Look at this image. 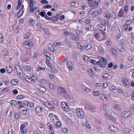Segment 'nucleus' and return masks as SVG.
<instances>
[{"label":"nucleus","instance_id":"aec40b11","mask_svg":"<svg viewBox=\"0 0 134 134\" xmlns=\"http://www.w3.org/2000/svg\"><path fill=\"white\" fill-rule=\"evenodd\" d=\"M82 88L84 90L87 92L89 93L91 91V88L86 87L84 85L82 86Z\"/></svg>","mask_w":134,"mask_h":134},{"label":"nucleus","instance_id":"b1692460","mask_svg":"<svg viewBox=\"0 0 134 134\" xmlns=\"http://www.w3.org/2000/svg\"><path fill=\"white\" fill-rule=\"evenodd\" d=\"M100 98L103 100L104 101H107L108 98L105 94H102L100 96Z\"/></svg>","mask_w":134,"mask_h":134},{"label":"nucleus","instance_id":"79ce46f5","mask_svg":"<svg viewBox=\"0 0 134 134\" xmlns=\"http://www.w3.org/2000/svg\"><path fill=\"white\" fill-rule=\"evenodd\" d=\"M35 2L33 1L32 0H29V6L30 8H32L33 6L34 3Z\"/></svg>","mask_w":134,"mask_h":134},{"label":"nucleus","instance_id":"09e8293b","mask_svg":"<svg viewBox=\"0 0 134 134\" xmlns=\"http://www.w3.org/2000/svg\"><path fill=\"white\" fill-rule=\"evenodd\" d=\"M44 55L47 58H49L50 56V54L47 51H44Z\"/></svg>","mask_w":134,"mask_h":134},{"label":"nucleus","instance_id":"f8f14e48","mask_svg":"<svg viewBox=\"0 0 134 134\" xmlns=\"http://www.w3.org/2000/svg\"><path fill=\"white\" fill-rule=\"evenodd\" d=\"M97 27L100 31H104L106 30L105 27L103 25H97Z\"/></svg>","mask_w":134,"mask_h":134},{"label":"nucleus","instance_id":"c756f323","mask_svg":"<svg viewBox=\"0 0 134 134\" xmlns=\"http://www.w3.org/2000/svg\"><path fill=\"white\" fill-rule=\"evenodd\" d=\"M18 83V81L16 79H13L11 81V84L12 85H16Z\"/></svg>","mask_w":134,"mask_h":134},{"label":"nucleus","instance_id":"a18cd8bd","mask_svg":"<svg viewBox=\"0 0 134 134\" xmlns=\"http://www.w3.org/2000/svg\"><path fill=\"white\" fill-rule=\"evenodd\" d=\"M53 45L56 46H59L61 45V43L59 42H53Z\"/></svg>","mask_w":134,"mask_h":134},{"label":"nucleus","instance_id":"6ab92c4d","mask_svg":"<svg viewBox=\"0 0 134 134\" xmlns=\"http://www.w3.org/2000/svg\"><path fill=\"white\" fill-rule=\"evenodd\" d=\"M25 79L26 81L28 82H30L32 83H34L32 78L31 77L29 76L26 75L25 76Z\"/></svg>","mask_w":134,"mask_h":134},{"label":"nucleus","instance_id":"8fccbe9b","mask_svg":"<svg viewBox=\"0 0 134 134\" xmlns=\"http://www.w3.org/2000/svg\"><path fill=\"white\" fill-rule=\"evenodd\" d=\"M92 68L93 71L94 73L97 72H99V70L96 68L93 67Z\"/></svg>","mask_w":134,"mask_h":134},{"label":"nucleus","instance_id":"864d4df0","mask_svg":"<svg viewBox=\"0 0 134 134\" xmlns=\"http://www.w3.org/2000/svg\"><path fill=\"white\" fill-rule=\"evenodd\" d=\"M98 15L97 12L96 11H93V12L92 14V16L94 18H95Z\"/></svg>","mask_w":134,"mask_h":134},{"label":"nucleus","instance_id":"052dcab7","mask_svg":"<svg viewBox=\"0 0 134 134\" xmlns=\"http://www.w3.org/2000/svg\"><path fill=\"white\" fill-rule=\"evenodd\" d=\"M72 38L76 41H78L80 40L79 37L73 35L72 37Z\"/></svg>","mask_w":134,"mask_h":134},{"label":"nucleus","instance_id":"473e14b6","mask_svg":"<svg viewBox=\"0 0 134 134\" xmlns=\"http://www.w3.org/2000/svg\"><path fill=\"white\" fill-rule=\"evenodd\" d=\"M102 77L104 79H107L109 77V74L107 73H103L102 75Z\"/></svg>","mask_w":134,"mask_h":134},{"label":"nucleus","instance_id":"2eb2a0df","mask_svg":"<svg viewBox=\"0 0 134 134\" xmlns=\"http://www.w3.org/2000/svg\"><path fill=\"white\" fill-rule=\"evenodd\" d=\"M40 15L41 16L44 17L47 20L49 19V17L47 15L46 12L44 11L41 12Z\"/></svg>","mask_w":134,"mask_h":134},{"label":"nucleus","instance_id":"6e6552de","mask_svg":"<svg viewBox=\"0 0 134 134\" xmlns=\"http://www.w3.org/2000/svg\"><path fill=\"white\" fill-rule=\"evenodd\" d=\"M15 67L16 71V72L18 75L19 76H20L22 73V71L20 69V67L18 65L15 64Z\"/></svg>","mask_w":134,"mask_h":134},{"label":"nucleus","instance_id":"a19ab883","mask_svg":"<svg viewBox=\"0 0 134 134\" xmlns=\"http://www.w3.org/2000/svg\"><path fill=\"white\" fill-rule=\"evenodd\" d=\"M114 126L111 125H108V128L110 130L113 132L114 131Z\"/></svg>","mask_w":134,"mask_h":134},{"label":"nucleus","instance_id":"dca6fc26","mask_svg":"<svg viewBox=\"0 0 134 134\" xmlns=\"http://www.w3.org/2000/svg\"><path fill=\"white\" fill-rule=\"evenodd\" d=\"M49 116L50 118H51L52 119H55L57 120H59L58 116L57 115L54 114L53 113H50L49 114Z\"/></svg>","mask_w":134,"mask_h":134},{"label":"nucleus","instance_id":"cd10ccee","mask_svg":"<svg viewBox=\"0 0 134 134\" xmlns=\"http://www.w3.org/2000/svg\"><path fill=\"white\" fill-rule=\"evenodd\" d=\"M100 94V92L98 91H94L92 93V95L95 96H98Z\"/></svg>","mask_w":134,"mask_h":134},{"label":"nucleus","instance_id":"69168bd1","mask_svg":"<svg viewBox=\"0 0 134 134\" xmlns=\"http://www.w3.org/2000/svg\"><path fill=\"white\" fill-rule=\"evenodd\" d=\"M40 82L41 84L43 85L45 84L46 83V81L44 79H40Z\"/></svg>","mask_w":134,"mask_h":134},{"label":"nucleus","instance_id":"5fc2aeb1","mask_svg":"<svg viewBox=\"0 0 134 134\" xmlns=\"http://www.w3.org/2000/svg\"><path fill=\"white\" fill-rule=\"evenodd\" d=\"M112 42L111 41H107L105 43V44L106 45L109 46L111 45Z\"/></svg>","mask_w":134,"mask_h":134},{"label":"nucleus","instance_id":"f257e3e1","mask_svg":"<svg viewBox=\"0 0 134 134\" xmlns=\"http://www.w3.org/2000/svg\"><path fill=\"white\" fill-rule=\"evenodd\" d=\"M103 108L105 112V117L113 121H116V118L111 115V111L108 108L106 105L104 104L103 105Z\"/></svg>","mask_w":134,"mask_h":134},{"label":"nucleus","instance_id":"393cba45","mask_svg":"<svg viewBox=\"0 0 134 134\" xmlns=\"http://www.w3.org/2000/svg\"><path fill=\"white\" fill-rule=\"evenodd\" d=\"M76 45L81 51H83L85 49L84 46L82 45L79 42L77 43Z\"/></svg>","mask_w":134,"mask_h":134},{"label":"nucleus","instance_id":"1a4fd4ad","mask_svg":"<svg viewBox=\"0 0 134 134\" xmlns=\"http://www.w3.org/2000/svg\"><path fill=\"white\" fill-rule=\"evenodd\" d=\"M98 6V4L94 2H92L89 4V6L90 7L93 9H95L97 8Z\"/></svg>","mask_w":134,"mask_h":134},{"label":"nucleus","instance_id":"4c0bfd02","mask_svg":"<svg viewBox=\"0 0 134 134\" xmlns=\"http://www.w3.org/2000/svg\"><path fill=\"white\" fill-rule=\"evenodd\" d=\"M4 40V38L3 35L2 34H0V43H3Z\"/></svg>","mask_w":134,"mask_h":134},{"label":"nucleus","instance_id":"49530a36","mask_svg":"<svg viewBox=\"0 0 134 134\" xmlns=\"http://www.w3.org/2000/svg\"><path fill=\"white\" fill-rule=\"evenodd\" d=\"M119 131V128L117 127H114V131L113 132L118 133Z\"/></svg>","mask_w":134,"mask_h":134},{"label":"nucleus","instance_id":"a211bd4d","mask_svg":"<svg viewBox=\"0 0 134 134\" xmlns=\"http://www.w3.org/2000/svg\"><path fill=\"white\" fill-rule=\"evenodd\" d=\"M37 88L39 89L40 91L44 93L46 91V88L42 86L38 85Z\"/></svg>","mask_w":134,"mask_h":134},{"label":"nucleus","instance_id":"9d476101","mask_svg":"<svg viewBox=\"0 0 134 134\" xmlns=\"http://www.w3.org/2000/svg\"><path fill=\"white\" fill-rule=\"evenodd\" d=\"M67 68L70 71H71L73 68V64L70 61H68L66 64Z\"/></svg>","mask_w":134,"mask_h":134},{"label":"nucleus","instance_id":"603ef678","mask_svg":"<svg viewBox=\"0 0 134 134\" xmlns=\"http://www.w3.org/2000/svg\"><path fill=\"white\" fill-rule=\"evenodd\" d=\"M45 63L47 65L48 67L51 68L52 66L50 65V62L48 60L46 59L45 60Z\"/></svg>","mask_w":134,"mask_h":134},{"label":"nucleus","instance_id":"c85d7f7f","mask_svg":"<svg viewBox=\"0 0 134 134\" xmlns=\"http://www.w3.org/2000/svg\"><path fill=\"white\" fill-rule=\"evenodd\" d=\"M123 132L125 133H129L131 131V130L129 128H125L123 130Z\"/></svg>","mask_w":134,"mask_h":134},{"label":"nucleus","instance_id":"680f3d73","mask_svg":"<svg viewBox=\"0 0 134 134\" xmlns=\"http://www.w3.org/2000/svg\"><path fill=\"white\" fill-rule=\"evenodd\" d=\"M52 6L50 5H47L43 7V8L44 9H49L51 8Z\"/></svg>","mask_w":134,"mask_h":134},{"label":"nucleus","instance_id":"6e6d98bb","mask_svg":"<svg viewBox=\"0 0 134 134\" xmlns=\"http://www.w3.org/2000/svg\"><path fill=\"white\" fill-rule=\"evenodd\" d=\"M26 125L24 124H22L20 127V130H22L23 129H26L25 128Z\"/></svg>","mask_w":134,"mask_h":134},{"label":"nucleus","instance_id":"ea45409f","mask_svg":"<svg viewBox=\"0 0 134 134\" xmlns=\"http://www.w3.org/2000/svg\"><path fill=\"white\" fill-rule=\"evenodd\" d=\"M25 97V96L21 94H19L16 96V98L17 99H21L24 98Z\"/></svg>","mask_w":134,"mask_h":134},{"label":"nucleus","instance_id":"423d86ee","mask_svg":"<svg viewBox=\"0 0 134 134\" xmlns=\"http://www.w3.org/2000/svg\"><path fill=\"white\" fill-rule=\"evenodd\" d=\"M43 104L48 107L49 109L52 110H55V108L54 107L53 105L49 102H43Z\"/></svg>","mask_w":134,"mask_h":134},{"label":"nucleus","instance_id":"13d9d810","mask_svg":"<svg viewBox=\"0 0 134 134\" xmlns=\"http://www.w3.org/2000/svg\"><path fill=\"white\" fill-rule=\"evenodd\" d=\"M84 23L86 24H90L91 22V21L90 19H85L83 20Z\"/></svg>","mask_w":134,"mask_h":134},{"label":"nucleus","instance_id":"4468645a","mask_svg":"<svg viewBox=\"0 0 134 134\" xmlns=\"http://www.w3.org/2000/svg\"><path fill=\"white\" fill-rule=\"evenodd\" d=\"M50 88L53 91H55L56 90V87L53 82H50L49 84Z\"/></svg>","mask_w":134,"mask_h":134},{"label":"nucleus","instance_id":"72a5a7b5","mask_svg":"<svg viewBox=\"0 0 134 134\" xmlns=\"http://www.w3.org/2000/svg\"><path fill=\"white\" fill-rule=\"evenodd\" d=\"M114 108L115 110L118 111H121V110L119 106L117 104L115 105Z\"/></svg>","mask_w":134,"mask_h":134},{"label":"nucleus","instance_id":"2f4dec72","mask_svg":"<svg viewBox=\"0 0 134 134\" xmlns=\"http://www.w3.org/2000/svg\"><path fill=\"white\" fill-rule=\"evenodd\" d=\"M83 60L86 62H89L90 60V59L89 58V57L85 55L83 56Z\"/></svg>","mask_w":134,"mask_h":134},{"label":"nucleus","instance_id":"c9c22d12","mask_svg":"<svg viewBox=\"0 0 134 134\" xmlns=\"http://www.w3.org/2000/svg\"><path fill=\"white\" fill-rule=\"evenodd\" d=\"M36 69L38 71H39L41 70H43L44 71H46L45 68L44 67L38 66L37 68H36Z\"/></svg>","mask_w":134,"mask_h":134},{"label":"nucleus","instance_id":"20e7f679","mask_svg":"<svg viewBox=\"0 0 134 134\" xmlns=\"http://www.w3.org/2000/svg\"><path fill=\"white\" fill-rule=\"evenodd\" d=\"M76 112L79 118L83 119L84 118L85 113L82 109L80 108H77L76 109Z\"/></svg>","mask_w":134,"mask_h":134},{"label":"nucleus","instance_id":"5701e85b","mask_svg":"<svg viewBox=\"0 0 134 134\" xmlns=\"http://www.w3.org/2000/svg\"><path fill=\"white\" fill-rule=\"evenodd\" d=\"M37 113H40L43 110L42 108L40 106H37L35 108Z\"/></svg>","mask_w":134,"mask_h":134},{"label":"nucleus","instance_id":"774afa93","mask_svg":"<svg viewBox=\"0 0 134 134\" xmlns=\"http://www.w3.org/2000/svg\"><path fill=\"white\" fill-rule=\"evenodd\" d=\"M20 131L21 134H26L27 132V129H24L22 130H20Z\"/></svg>","mask_w":134,"mask_h":134},{"label":"nucleus","instance_id":"bb28decb","mask_svg":"<svg viewBox=\"0 0 134 134\" xmlns=\"http://www.w3.org/2000/svg\"><path fill=\"white\" fill-rule=\"evenodd\" d=\"M118 48L120 51L122 52H124L125 49L120 44L118 45Z\"/></svg>","mask_w":134,"mask_h":134},{"label":"nucleus","instance_id":"de8ad7c7","mask_svg":"<svg viewBox=\"0 0 134 134\" xmlns=\"http://www.w3.org/2000/svg\"><path fill=\"white\" fill-rule=\"evenodd\" d=\"M47 128L49 130H52L53 129V127L51 124L49 122L48 123L47 125Z\"/></svg>","mask_w":134,"mask_h":134},{"label":"nucleus","instance_id":"e2e57ef3","mask_svg":"<svg viewBox=\"0 0 134 134\" xmlns=\"http://www.w3.org/2000/svg\"><path fill=\"white\" fill-rule=\"evenodd\" d=\"M86 127L89 129H90L91 128V125L89 124L88 122L87 121H86Z\"/></svg>","mask_w":134,"mask_h":134},{"label":"nucleus","instance_id":"4d7b16f0","mask_svg":"<svg viewBox=\"0 0 134 134\" xmlns=\"http://www.w3.org/2000/svg\"><path fill=\"white\" fill-rule=\"evenodd\" d=\"M27 104L28 106L30 107L31 108H32L34 106V104L32 102H31L27 103Z\"/></svg>","mask_w":134,"mask_h":134},{"label":"nucleus","instance_id":"7ed1b4c3","mask_svg":"<svg viewBox=\"0 0 134 134\" xmlns=\"http://www.w3.org/2000/svg\"><path fill=\"white\" fill-rule=\"evenodd\" d=\"M61 106L65 111L69 112L70 110L69 107L67 102L65 101L62 102L61 104Z\"/></svg>","mask_w":134,"mask_h":134},{"label":"nucleus","instance_id":"412c9836","mask_svg":"<svg viewBox=\"0 0 134 134\" xmlns=\"http://www.w3.org/2000/svg\"><path fill=\"white\" fill-rule=\"evenodd\" d=\"M87 71L88 74L91 77H93L94 76V72L92 68L91 69H88Z\"/></svg>","mask_w":134,"mask_h":134},{"label":"nucleus","instance_id":"e433bc0d","mask_svg":"<svg viewBox=\"0 0 134 134\" xmlns=\"http://www.w3.org/2000/svg\"><path fill=\"white\" fill-rule=\"evenodd\" d=\"M51 71L53 73H57L58 72V70L52 66L51 68H50Z\"/></svg>","mask_w":134,"mask_h":134},{"label":"nucleus","instance_id":"f03ea898","mask_svg":"<svg viewBox=\"0 0 134 134\" xmlns=\"http://www.w3.org/2000/svg\"><path fill=\"white\" fill-rule=\"evenodd\" d=\"M58 92L60 96L64 98L69 99L70 96L66 92L65 89L62 87H59L58 89Z\"/></svg>","mask_w":134,"mask_h":134},{"label":"nucleus","instance_id":"58836bf2","mask_svg":"<svg viewBox=\"0 0 134 134\" xmlns=\"http://www.w3.org/2000/svg\"><path fill=\"white\" fill-rule=\"evenodd\" d=\"M27 109L25 107H23L21 109V113L24 114H26L27 112Z\"/></svg>","mask_w":134,"mask_h":134},{"label":"nucleus","instance_id":"39448f33","mask_svg":"<svg viewBox=\"0 0 134 134\" xmlns=\"http://www.w3.org/2000/svg\"><path fill=\"white\" fill-rule=\"evenodd\" d=\"M131 114V112L130 111H124L121 113L120 115L122 117L125 118L130 116Z\"/></svg>","mask_w":134,"mask_h":134},{"label":"nucleus","instance_id":"f3484780","mask_svg":"<svg viewBox=\"0 0 134 134\" xmlns=\"http://www.w3.org/2000/svg\"><path fill=\"white\" fill-rule=\"evenodd\" d=\"M23 67L25 70L27 71H30L31 69V66L28 65H24Z\"/></svg>","mask_w":134,"mask_h":134},{"label":"nucleus","instance_id":"a878e982","mask_svg":"<svg viewBox=\"0 0 134 134\" xmlns=\"http://www.w3.org/2000/svg\"><path fill=\"white\" fill-rule=\"evenodd\" d=\"M24 12V10L23 9H21L18 12L17 16L18 18L20 17L23 15Z\"/></svg>","mask_w":134,"mask_h":134},{"label":"nucleus","instance_id":"bf43d9fd","mask_svg":"<svg viewBox=\"0 0 134 134\" xmlns=\"http://www.w3.org/2000/svg\"><path fill=\"white\" fill-rule=\"evenodd\" d=\"M11 104L12 105L14 106L17 104V102L16 101L12 100L11 101Z\"/></svg>","mask_w":134,"mask_h":134},{"label":"nucleus","instance_id":"3c124183","mask_svg":"<svg viewBox=\"0 0 134 134\" xmlns=\"http://www.w3.org/2000/svg\"><path fill=\"white\" fill-rule=\"evenodd\" d=\"M62 131L63 133H65L68 132V129L66 127H63V128L62 129Z\"/></svg>","mask_w":134,"mask_h":134},{"label":"nucleus","instance_id":"37998d69","mask_svg":"<svg viewBox=\"0 0 134 134\" xmlns=\"http://www.w3.org/2000/svg\"><path fill=\"white\" fill-rule=\"evenodd\" d=\"M2 54L4 56H6L8 55V52L6 49L3 50L2 52Z\"/></svg>","mask_w":134,"mask_h":134},{"label":"nucleus","instance_id":"338daca9","mask_svg":"<svg viewBox=\"0 0 134 134\" xmlns=\"http://www.w3.org/2000/svg\"><path fill=\"white\" fill-rule=\"evenodd\" d=\"M9 90V88L8 87H5L2 90V92H6L8 91Z\"/></svg>","mask_w":134,"mask_h":134},{"label":"nucleus","instance_id":"7c9ffc66","mask_svg":"<svg viewBox=\"0 0 134 134\" xmlns=\"http://www.w3.org/2000/svg\"><path fill=\"white\" fill-rule=\"evenodd\" d=\"M22 0H18V5L16 8L17 9H19L21 7L22 3Z\"/></svg>","mask_w":134,"mask_h":134},{"label":"nucleus","instance_id":"9b49d317","mask_svg":"<svg viewBox=\"0 0 134 134\" xmlns=\"http://www.w3.org/2000/svg\"><path fill=\"white\" fill-rule=\"evenodd\" d=\"M49 19L48 20H51L53 22H55L57 21L59 19V16L57 15L56 16H53L51 17H49Z\"/></svg>","mask_w":134,"mask_h":134},{"label":"nucleus","instance_id":"0e129e2a","mask_svg":"<svg viewBox=\"0 0 134 134\" xmlns=\"http://www.w3.org/2000/svg\"><path fill=\"white\" fill-rule=\"evenodd\" d=\"M62 124L60 121L57 122L56 123V125L57 127H59L62 126Z\"/></svg>","mask_w":134,"mask_h":134},{"label":"nucleus","instance_id":"f704fd0d","mask_svg":"<svg viewBox=\"0 0 134 134\" xmlns=\"http://www.w3.org/2000/svg\"><path fill=\"white\" fill-rule=\"evenodd\" d=\"M29 59V58L27 57L21 58L20 59V60L22 62H26Z\"/></svg>","mask_w":134,"mask_h":134},{"label":"nucleus","instance_id":"c03bdc74","mask_svg":"<svg viewBox=\"0 0 134 134\" xmlns=\"http://www.w3.org/2000/svg\"><path fill=\"white\" fill-rule=\"evenodd\" d=\"M6 69L7 71L9 73H10L12 71V68L10 66H9L8 67H7Z\"/></svg>","mask_w":134,"mask_h":134},{"label":"nucleus","instance_id":"4be33fe9","mask_svg":"<svg viewBox=\"0 0 134 134\" xmlns=\"http://www.w3.org/2000/svg\"><path fill=\"white\" fill-rule=\"evenodd\" d=\"M40 10L39 9H38L37 8L36 10H35V14L37 18L38 19H40Z\"/></svg>","mask_w":134,"mask_h":134},{"label":"nucleus","instance_id":"ddd939ff","mask_svg":"<svg viewBox=\"0 0 134 134\" xmlns=\"http://www.w3.org/2000/svg\"><path fill=\"white\" fill-rule=\"evenodd\" d=\"M23 44L24 45H27L30 47H32L33 45V43L32 42L29 41H26L24 42L23 43Z\"/></svg>","mask_w":134,"mask_h":134},{"label":"nucleus","instance_id":"0eeeda50","mask_svg":"<svg viewBox=\"0 0 134 134\" xmlns=\"http://www.w3.org/2000/svg\"><path fill=\"white\" fill-rule=\"evenodd\" d=\"M121 82L124 86L126 87H128L130 85V83L129 81L125 78H122L121 79Z\"/></svg>","mask_w":134,"mask_h":134}]
</instances>
